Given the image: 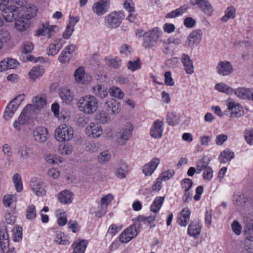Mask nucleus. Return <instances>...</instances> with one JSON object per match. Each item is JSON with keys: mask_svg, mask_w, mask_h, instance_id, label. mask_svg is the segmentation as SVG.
<instances>
[{"mask_svg": "<svg viewBox=\"0 0 253 253\" xmlns=\"http://www.w3.org/2000/svg\"><path fill=\"white\" fill-rule=\"evenodd\" d=\"M79 110L86 114H92L98 109V100L93 95H86L78 101Z\"/></svg>", "mask_w": 253, "mask_h": 253, "instance_id": "nucleus-1", "label": "nucleus"}, {"mask_svg": "<svg viewBox=\"0 0 253 253\" xmlns=\"http://www.w3.org/2000/svg\"><path fill=\"white\" fill-rule=\"evenodd\" d=\"M162 34V31L158 27L154 28L146 32L143 35V46L145 48L148 49L156 46Z\"/></svg>", "mask_w": 253, "mask_h": 253, "instance_id": "nucleus-2", "label": "nucleus"}, {"mask_svg": "<svg viewBox=\"0 0 253 253\" xmlns=\"http://www.w3.org/2000/svg\"><path fill=\"white\" fill-rule=\"evenodd\" d=\"M74 134L73 128L66 124L60 125L55 131V137L59 141H69Z\"/></svg>", "mask_w": 253, "mask_h": 253, "instance_id": "nucleus-3", "label": "nucleus"}, {"mask_svg": "<svg viewBox=\"0 0 253 253\" xmlns=\"http://www.w3.org/2000/svg\"><path fill=\"white\" fill-rule=\"evenodd\" d=\"M24 94H19L12 100L6 107L4 114V118L8 120L14 114L15 111L24 99Z\"/></svg>", "mask_w": 253, "mask_h": 253, "instance_id": "nucleus-4", "label": "nucleus"}, {"mask_svg": "<svg viewBox=\"0 0 253 253\" xmlns=\"http://www.w3.org/2000/svg\"><path fill=\"white\" fill-rule=\"evenodd\" d=\"M124 18V15L121 12H112L105 16V24L108 28H116L120 25Z\"/></svg>", "mask_w": 253, "mask_h": 253, "instance_id": "nucleus-5", "label": "nucleus"}, {"mask_svg": "<svg viewBox=\"0 0 253 253\" xmlns=\"http://www.w3.org/2000/svg\"><path fill=\"white\" fill-rule=\"evenodd\" d=\"M140 226L139 223L134 222V224L127 228L121 234L120 241L123 243H126L134 238L139 233L138 228Z\"/></svg>", "mask_w": 253, "mask_h": 253, "instance_id": "nucleus-6", "label": "nucleus"}, {"mask_svg": "<svg viewBox=\"0 0 253 253\" xmlns=\"http://www.w3.org/2000/svg\"><path fill=\"white\" fill-rule=\"evenodd\" d=\"M31 190L38 196H43L46 194L44 182L38 177L32 178L30 182Z\"/></svg>", "mask_w": 253, "mask_h": 253, "instance_id": "nucleus-7", "label": "nucleus"}, {"mask_svg": "<svg viewBox=\"0 0 253 253\" xmlns=\"http://www.w3.org/2000/svg\"><path fill=\"white\" fill-rule=\"evenodd\" d=\"M190 3L196 5L204 13L211 16L214 11L213 8L208 0H191Z\"/></svg>", "mask_w": 253, "mask_h": 253, "instance_id": "nucleus-8", "label": "nucleus"}, {"mask_svg": "<svg viewBox=\"0 0 253 253\" xmlns=\"http://www.w3.org/2000/svg\"><path fill=\"white\" fill-rule=\"evenodd\" d=\"M133 126L130 123H127L125 126L117 134L118 142L123 145L126 143L131 135Z\"/></svg>", "mask_w": 253, "mask_h": 253, "instance_id": "nucleus-9", "label": "nucleus"}, {"mask_svg": "<svg viewBox=\"0 0 253 253\" xmlns=\"http://www.w3.org/2000/svg\"><path fill=\"white\" fill-rule=\"evenodd\" d=\"M33 107L29 104L27 105L24 109L23 112L21 113L18 121H15L14 123L13 126L17 130H20L21 125L25 124L31 117V113L30 111Z\"/></svg>", "mask_w": 253, "mask_h": 253, "instance_id": "nucleus-10", "label": "nucleus"}, {"mask_svg": "<svg viewBox=\"0 0 253 253\" xmlns=\"http://www.w3.org/2000/svg\"><path fill=\"white\" fill-rule=\"evenodd\" d=\"M19 10L15 6H10L5 8L3 10V17L7 22H11L19 17Z\"/></svg>", "mask_w": 253, "mask_h": 253, "instance_id": "nucleus-11", "label": "nucleus"}, {"mask_svg": "<svg viewBox=\"0 0 253 253\" xmlns=\"http://www.w3.org/2000/svg\"><path fill=\"white\" fill-rule=\"evenodd\" d=\"M110 0H98L92 6V11L98 16H101L107 12L110 6Z\"/></svg>", "mask_w": 253, "mask_h": 253, "instance_id": "nucleus-12", "label": "nucleus"}, {"mask_svg": "<svg viewBox=\"0 0 253 253\" xmlns=\"http://www.w3.org/2000/svg\"><path fill=\"white\" fill-rule=\"evenodd\" d=\"M217 73L222 76H227L233 72V68L231 63L227 61H219L216 67Z\"/></svg>", "mask_w": 253, "mask_h": 253, "instance_id": "nucleus-13", "label": "nucleus"}, {"mask_svg": "<svg viewBox=\"0 0 253 253\" xmlns=\"http://www.w3.org/2000/svg\"><path fill=\"white\" fill-rule=\"evenodd\" d=\"M107 113L110 115H117L121 110L120 103L115 99H111L106 101L104 106Z\"/></svg>", "mask_w": 253, "mask_h": 253, "instance_id": "nucleus-14", "label": "nucleus"}, {"mask_svg": "<svg viewBox=\"0 0 253 253\" xmlns=\"http://www.w3.org/2000/svg\"><path fill=\"white\" fill-rule=\"evenodd\" d=\"M85 131L89 137L97 138L102 133V128L98 124L92 122L87 126Z\"/></svg>", "mask_w": 253, "mask_h": 253, "instance_id": "nucleus-15", "label": "nucleus"}, {"mask_svg": "<svg viewBox=\"0 0 253 253\" xmlns=\"http://www.w3.org/2000/svg\"><path fill=\"white\" fill-rule=\"evenodd\" d=\"M56 28V26H49L47 23L43 24L42 27L39 28L37 35L38 36H47L48 38H51L55 35V31L54 29Z\"/></svg>", "mask_w": 253, "mask_h": 253, "instance_id": "nucleus-16", "label": "nucleus"}, {"mask_svg": "<svg viewBox=\"0 0 253 253\" xmlns=\"http://www.w3.org/2000/svg\"><path fill=\"white\" fill-rule=\"evenodd\" d=\"M163 132V123L159 120L155 121L150 130V135L154 138H160Z\"/></svg>", "mask_w": 253, "mask_h": 253, "instance_id": "nucleus-17", "label": "nucleus"}, {"mask_svg": "<svg viewBox=\"0 0 253 253\" xmlns=\"http://www.w3.org/2000/svg\"><path fill=\"white\" fill-rule=\"evenodd\" d=\"M0 245L3 252L9 247V237L3 223L0 225Z\"/></svg>", "mask_w": 253, "mask_h": 253, "instance_id": "nucleus-18", "label": "nucleus"}, {"mask_svg": "<svg viewBox=\"0 0 253 253\" xmlns=\"http://www.w3.org/2000/svg\"><path fill=\"white\" fill-rule=\"evenodd\" d=\"M74 197V194L68 190H64L57 195L58 200L64 205L71 204Z\"/></svg>", "mask_w": 253, "mask_h": 253, "instance_id": "nucleus-19", "label": "nucleus"}, {"mask_svg": "<svg viewBox=\"0 0 253 253\" xmlns=\"http://www.w3.org/2000/svg\"><path fill=\"white\" fill-rule=\"evenodd\" d=\"M19 65L18 62L13 58H7L0 62V72L15 69Z\"/></svg>", "mask_w": 253, "mask_h": 253, "instance_id": "nucleus-20", "label": "nucleus"}, {"mask_svg": "<svg viewBox=\"0 0 253 253\" xmlns=\"http://www.w3.org/2000/svg\"><path fill=\"white\" fill-rule=\"evenodd\" d=\"M47 129L44 127H39L34 131V136L36 141L43 143L47 138Z\"/></svg>", "mask_w": 253, "mask_h": 253, "instance_id": "nucleus-21", "label": "nucleus"}, {"mask_svg": "<svg viewBox=\"0 0 253 253\" xmlns=\"http://www.w3.org/2000/svg\"><path fill=\"white\" fill-rule=\"evenodd\" d=\"M181 62L187 74H192L194 72L193 61L188 54L183 53L181 55Z\"/></svg>", "mask_w": 253, "mask_h": 253, "instance_id": "nucleus-22", "label": "nucleus"}, {"mask_svg": "<svg viewBox=\"0 0 253 253\" xmlns=\"http://www.w3.org/2000/svg\"><path fill=\"white\" fill-rule=\"evenodd\" d=\"M17 154L20 159L26 160L33 156L31 149L26 145H22L18 148Z\"/></svg>", "mask_w": 253, "mask_h": 253, "instance_id": "nucleus-23", "label": "nucleus"}, {"mask_svg": "<svg viewBox=\"0 0 253 253\" xmlns=\"http://www.w3.org/2000/svg\"><path fill=\"white\" fill-rule=\"evenodd\" d=\"M65 42L60 39L55 42L51 43L47 48V54L49 55L54 56L56 55L62 48Z\"/></svg>", "mask_w": 253, "mask_h": 253, "instance_id": "nucleus-24", "label": "nucleus"}, {"mask_svg": "<svg viewBox=\"0 0 253 253\" xmlns=\"http://www.w3.org/2000/svg\"><path fill=\"white\" fill-rule=\"evenodd\" d=\"M244 230L245 242H253V222L251 220H246Z\"/></svg>", "mask_w": 253, "mask_h": 253, "instance_id": "nucleus-25", "label": "nucleus"}, {"mask_svg": "<svg viewBox=\"0 0 253 253\" xmlns=\"http://www.w3.org/2000/svg\"><path fill=\"white\" fill-rule=\"evenodd\" d=\"M190 211L188 208H184L180 212L177 222L182 226H186L189 222Z\"/></svg>", "mask_w": 253, "mask_h": 253, "instance_id": "nucleus-26", "label": "nucleus"}, {"mask_svg": "<svg viewBox=\"0 0 253 253\" xmlns=\"http://www.w3.org/2000/svg\"><path fill=\"white\" fill-rule=\"evenodd\" d=\"M202 31L200 29H197L192 31L188 36L187 40V44L191 46L195 43L199 42L201 39Z\"/></svg>", "mask_w": 253, "mask_h": 253, "instance_id": "nucleus-27", "label": "nucleus"}, {"mask_svg": "<svg viewBox=\"0 0 253 253\" xmlns=\"http://www.w3.org/2000/svg\"><path fill=\"white\" fill-rule=\"evenodd\" d=\"M159 163V159H153L150 162L144 166L143 172L145 175H151L157 168Z\"/></svg>", "mask_w": 253, "mask_h": 253, "instance_id": "nucleus-28", "label": "nucleus"}, {"mask_svg": "<svg viewBox=\"0 0 253 253\" xmlns=\"http://www.w3.org/2000/svg\"><path fill=\"white\" fill-rule=\"evenodd\" d=\"M30 24L29 19L21 16L19 19L16 20L15 27L17 30L22 32L26 30L29 27Z\"/></svg>", "mask_w": 253, "mask_h": 253, "instance_id": "nucleus-29", "label": "nucleus"}, {"mask_svg": "<svg viewBox=\"0 0 253 253\" xmlns=\"http://www.w3.org/2000/svg\"><path fill=\"white\" fill-rule=\"evenodd\" d=\"M201 232V226L198 221H192L188 228V234L196 238Z\"/></svg>", "mask_w": 253, "mask_h": 253, "instance_id": "nucleus-30", "label": "nucleus"}, {"mask_svg": "<svg viewBox=\"0 0 253 253\" xmlns=\"http://www.w3.org/2000/svg\"><path fill=\"white\" fill-rule=\"evenodd\" d=\"M228 109L231 111V115L232 117H241V106L238 103L234 101H229L227 104Z\"/></svg>", "mask_w": 253, "mask_h": 253, "instance_id": "nucleus-31", "label": "nucleus"}, {"mask_svg": "<svg viewBox=\"0 0 253 253\" xmlns=\"http://www.w3.org/2000/svg\"><path fill=\"white\" fill-rule=\"evenodd\" d=\"M251 88L239 87L234 90L233 92L238 97L243 99H248L251 96Z\"/></svg>", "mask_w": 253, "mask_h": 253, "instance_id": "nucleus-32", "label": "nucleus"}, {"mask_svg": "<svg viewBox=\"0 0 253 253\" xmlns=\"http://www.w3.org/2000/svg\"><path fill=\"white\" fill-rule=\"evenodd\" d=\"M59 96L63 102L68 104L73 100V96L71 94L70 90L66 87H62L59 92Z\"/></svg>", "mask_w": 253, "mask_h": 253, "instance_id": "nucleus-33", "label": "nucleus"}, {"mask_svg": "<svg viewBox=\"0 0 253 253\" xmlns=\"http://www.w3.org/2000/svg\"><path fill=\"white\" fill-rule=\"evenodd\" d=\"M87 242L84 240L79 242H75L72 245L73 253H84L86 248Z\"/></svg>", "mask_w": 253, "mask_h": 253, "instance_id": "nucleus-34", "label": "nucleus"}, {"mask_svg": "<svg viewBox=\"0 0 253 253\" xmlns=\"http://www.w3.org/2000/svg\"><path fill=\"white\" fill-rule=\"evenodd\" d=\"M34 100V105H31L33 107L30 111V112L31 113V116L32 115L35 109H40L43 108L46 105L47 102L45 97H42L36 96L35 97Z\"/></svg>", "mask_w": 253, "mask_h": 253, "instance_id": "nucleus-35", "label": "nucleus"}, {"mask_svg": "<svg viewBox=\"0 0 253 253\" xmlns=\"http://www.w3.org/2000/svg\"><path fill=\"white\" fill-rule=\"evenodd\" d=\"M93 93L95 96L101 98L106 97L108 94V89L100 84H97L93 88Z\"/></svg>", "mask_w": 253, "mask_h": 253, "instance_id": "nucleus-36", "label": "nucleus"}, {"mask_svg": "<svg viewBox=\"0 0 253 253\" xmlns=\"http://www.w3.org/2000/svg\"><path fill=\"white\" fill-rule=\"evenodd\" d=\"M210 162V159L207 156L199 160L197 163V172L200 173L207 168H210V167L208 166Z\"/></svg>", "mask_w": 253, "mask_h": 253, "instance_id": "nucleus-37", "label": "nucleus"}, {"mask_svg": "<svg viewBox=\"0 0 253 253\" xmlns=\"http://www.w3.org/2000/svg\"><path fill=\"white\" fill-rule=\"evenodd\" d=\"M189 8L187 5H182L179 8L171 11L166 15L167 18H172L176 17L185 13Z\"/></svg>", "mask_w": 253, "mask_h": 253, "instance_id": "nucleus-38", "label": "nucleus"}, {"mask_svg": "<svg viewBox=\"0 0 253 253\" xmlns=\"http://www.w3.org/2000/svg\"><path fill=\"white\" fill-rule=\"evenodd\" d=\"M44 71L42 66L34 67L29 73V77L33 80L42 76Z\"/></svg>", "mask_w": 253, "mask_h": 253, "instance_id": "nucleus-39", "label": "nucleus"}, {"mask_svg": "<svg viewBox=\"0 0 253 253\" xmlns=\"http://www.w3.org/2000/svg\"><path fill=\"white\" fill-rule=\"evenodd\" d=\"M234 156V154L233 152L226 149L221 153L218 159L220 163H225L232 159Z\"/></svg>", "mask_w": 253, "mask_h": 253, "instance_id": "nucleus-40", "label": "nucleus"}, {"mask_svg": "<svg viewBox=\"0 0 253 253\" xmlns=\"http://www.w3.org/2000/svg\"><path fill=\"white\" fill-rule=\"evenodd\" d=\"M164 199V197H158L156 198L150 207L151 211L155 213L157 212L163 205Z\"/></svg>", "mask_w": 253, "mask_h": 253, "instance_id": "nucleus-41", "label": "nucleus"}, {"mask_svg": "<svg viewBox=\"0 0 253 253\" xmlns=\"http://www.w3.org/2000/svg\"><path fill=\"white\" fill-rule=\"evenodd\" d=\"M74 76L77 82L79 84H84L85 80L84 68L80 67L78 68L75 72Z\"/></svg>", "mask_w": 253, "mask_h": 253, "instance_id": "nucleus-42", "label": "nucleus"}, {"mask_svg": "<svg viewBox=\"0 0 253 253\" xmlns=\"http://www.w3.org/2000/svg\"><path fill=\"white\" fill-rule=\"evenodd\" d=\"M215 89L220 92H224L228 94H232L234 91L233 88L224 83L217 84L215 85Z\"/></svg>", "mask_w": 253, "mask_h": 253, "instance_id": "nucleus-43", "label": "nucleus"}, {"mask_svg": "<svg viewBox=\"0 0 253 253\" xmlns=\"http://www.w3.org/2000/svg\"><path fill=\"white\" fill-rule=\"evenodd\" d=\"M12 180L16 191L18 192H21L23 190V184L20 175L18 173H15L13 176Z\"/></svg>", "mask_w": 253, "mask_h": 253, "instance_id": "nucleus-44", "label": "nucleus"}, {"mask_svg": "<svg viewBox=\"0 0 253 253\" xmlns=\"http://www.w3.org/2000/svg\"><path fill=\"white\" fill-rule=\"evenodd\" d=\"M179 117L174 113H169L167 115V121L169 125L174 126L179 123Z\"/></svg>", "mask_w": 253, "mask_h": 253, "instance_id": "nucleus-45", "label": "nucleus"}, {"mask_svg": "<svg viewBox=\"0 0 253 253\" xmlns=\"http://www.w3.org/2000/svg\"><path fill=\"white\" fill-rule=\"evenodd\" d=\"M235 8L233 6L227 7L225 11V15L221 18L223 22H226L229 18H234L235 17Z\"/></svg>", "mask_w": 253, "mask_h": 253, "instance_id": "nucleus-46", "label": "nucleus"}, {"mask_svg": "<svg viewBox=\"0 0 253 253\" xmlns=\"http://www.w3.org/2000/svg\"><path fill=\"white\" fill-rule=\"evenodd\" d=\"M127 171V166L123 164L118 168L116 174L120 178H124L126 177Z\"/></svg>", "mask_w": 253, "mask_h": 253, "instance_id": "nucleus-47", "label": "nucleus"}, {"mask_svg": "<svg viewBox=\"0 0 253 253\" xmlns=\"http://www.w3.org/2000/svg\"><path fill=\"white\" fill-rule=\"evenodd\" d=\"M155 217L154 216H144L143 215H139L137 217L134 218L133 220L134 223H139V222H143L146 225L150 224L152 221H154Z\"/></svg>", "mask_w": 253, "mask_h": 253, "instance_id": "nucleus-48", "label": "nucleus"}, {"mask_svg": "<svg viewBox=\"0 0 253 253\" xmlns=\"http://www.w3.org/2000/svg\"><path fill=\"white\" fill-rule=\"evenodd\" d=\"M26 218L28 220H33L36 217V207L34 205H29L26 210Z\"/></svg>", "mask_w": 253, "mask_h": 253, "instance_id": "nucleus-49", "label": "nucleus"}, {"mask_svg": "<svg viewBox=\"0 0 253 253\" xmlns=\"http://www.w3.org/2000/svg\"><path fill=\"white\" fill-rule=\"evenodd\" d=\"M127 68L132 72L135 71L141 68V63L139 58L136 60L129 61L127 63Z\"/></svg>", "mask_w": 253, "mask_h": 253, "instance_id": "nucleus-50", "label": "nucleus"}, {"mask_svg": "<svg viewBox=\"0 0 253 253\" xmlns=\"http://www.w3.org/2000/svg\"><path fill=\"white\" fill-rule=\"evenodd\" d=\"M26 8L27 10L25 16L26 18L30 20L36 15L37 9L36 6L31 4L27 5Z\"/></svg>", "mask_w": 253, "mask_h": 253, "instance_id": "nucleus-51", "label": "nucleus"}, {"mask_svg": "<svg viewBox=\"0 0 253 253\" xmlns=\"http://www.w3.org/2000/svg\"><path fill=\"white\" fill-rule=\"evenodd\" d=\"M111 96L119 99H122L124 97V92L118 87H112L109 91Z\"/></svg>", "mask_w": 253, "mask_h": 253, "instance_id": "nucleus-52", "label": "nucleus"}, {"mask_svg": "<svg viewBox=\"0 0 253 253\" xmlns=\"http://www.w3.org/2000/svg\"><path fill=\"white\" fill-rule=\"evenodd\" d=\"M100 145L98 143H95L93 142H88L86 144L85 150L91 153L96 152L98 151Z\"/></svg>", "mask_w": 253, "mask_h": 253, "instance_id": "nucleus-53", "label": "nucleus"}, {"mask_svg": "<svg viewBox=\"0 0 253 253\" xmlns=\"http://www.w3.org/2000/svg\"><path fill=\"white\" fill-rule=\"evenodd\" d=\"M109 115L107 112H101L97 113L95 116L96 120L101 123H105L109 120Z\"/></svg>", "mask_w": 253, "mask_h": 253, "instance_id": "nucleus-54", "label": "nucleus"}, {"mask_svg": "<svg viewBox=\"0 0 253 253\" xmlns=\"http://www.w3.org/2000/svg\"><path fill=\"white\" fill-rule=\"evenodd\" d=\"M231 228L233 232L237 236L241 234L242 225L236 220H234L231 224Z\"/></svg>", "mask_w": 253, "mask_h": 253, "instance_id": "nucleus-55", "label": "nucleus"}, {"mask_svg": "<svg viewBox=\"0 0 253 253\" xmlns=\"http://www.w3.org/2000/svg\"><path fill=\"white\" fill-rule=\"evenodd\" d=\"M55 242L60 245H66L69 244V241L67 239L64 233H62L57 234Z\"/></svg>", "mask_w": 253, "mask_h": 253, "instance_id": "nucleus-56", "label": "nucleus"}, {"mask_svg": "<svg viewBox=\"0 0 253 253\" xmlns=\"http://www.w3.org/2000/svg\"><path fill=\"white\" fill-rule=\"evenodd\" d=\"M34 48V45L32 42H25L22 44L23 53L27 54L31 52Z\"/></svg>", "mask_w": 253, "mask_h": 253, "instance_id": "nucleus-57", "label": "nucleus"}, {"mask_svg": "<svg viewBox=\"0 0 253 253\" xmlns=\"http://www.w3.org/2000/svg\"><path fill=\"white\" fill-rule=\"evenodd\" d=\"M244 137L248 144L253 145V129H249L245 130Z\"/></svg>", "mask_w": 253, "mask_h": 253, "instance_id": "nucleus-58", "label": "nucleus"}, {"mask_svg": "<svg viewBox=\"0 0 253 253\" xmlns=\"http://www.w3.org/2000/svg\"><path fill=\"white\" fill-rule=\"evenodd\" d=\"M16 200V196L14 195H5L3 197V203L5 207H9Z\"/></svg>", "mask_w": 253, "mask_h": 253, "instance_id": "nucleus-59", "label": "nucleus"}, {"mask_svg": "<svg viewBox=\"0 0 253 253\" xmlns=\"http://www.w3.org/2000/svg\"><path fill=\"white\" fill-rule=\"evenodd\" d=\"M98 161L100 163H106L110 159V155L107 151H104L100 154L98 156Z\"/></svg>", "mask_w": 253, "mask_h": 253, "instance_id": "nucleus-60", "label": "nucleus"}, {"mask_svg": "<svg viewBox=\"0 0 253 253\" xmlns=\"http://www.w3.org/2000/svg\"><path fill=\"white\" fill-rule=\"evenodd\" d=\"M45 160L47 163L51 164H58L61 162L60 160V158L54 155L47 156L45 158Z\"/></svg>", "mask_w": 253, "mask_h": 253, "instance_id": "nucleus-61", "label": "nucleus"}, {"mask_svg": "<svg viewBox=\"0 0 253 253\" xmlns=\"http://www.w3.org/2000/svg\"><path fill=\"white\" fill-rule=\"evenodd\" d=\"M107 64L114 69H118L121 65V60L119 59L117 60L116 59H106Z\"/></svg>", "mask_w": 253, "mask_h": 253, "instance_id": "nucleus-62", "label": "nucleus"}, {"mask_svg": "<svg viewBox=\"0 0 253 253\" xmlns=\"http://www.w3.org/2000/svg\"><path fill=\"white\" fill-rule=\"evenodd\" d=\"M181 185L184 191H189V190L193 185V182L191 179L185 178L181 181Z\"/></svg>", "mask_w": 253, "mask_h": 253, "instance_id": "nucleus-63", "label": "nucleus"}, {"mask_svg": "<svg viewBox=\"0 0 253 253\" xmlns=\"http://www.w3.org/2000/svg\"><path fill=\"white\" fill-rule=\"evenodd\" d=\"M203 170V178L208 181L211 180L213 176V171L211 168V167L207 168Z\"/></svg>", "mask_w": 253, "mask_h": 253, "instance_id": "nucleus-64", "label": "nucleus"}]
</instances>
